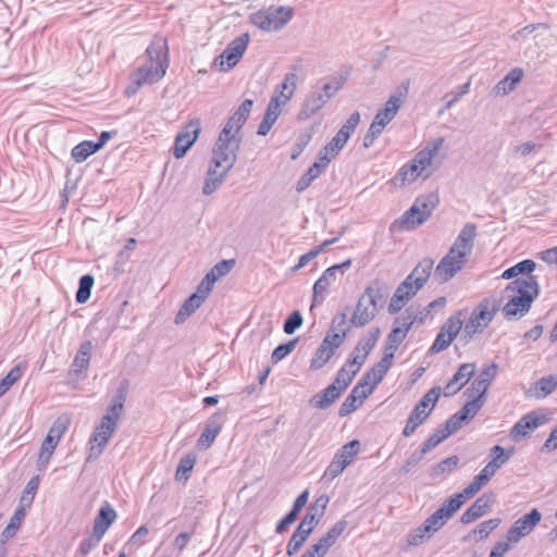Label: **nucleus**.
<instances>
[{"mask_svg": "<svg viewBox=\"0 0 557 557\" xmlns=\"http://www.w3.org/2000/svg\"><path fill=\"white\" fill-rule=\"evenodd\" d=\"M201 131L200 119L190 120L176 135L173 147V156L176 159L183 158L188 149L195 144Z\"/></svg>", "mask_w": 557, "mask_h": 557, "instance_id": "obj_13", "label": "nucleus"}, {"mask_svg": "<svg viewBox=\"0 0 557 557\" xmlns=\"http://www.w3.org/2000/svg\"><path fill=\"white\" fill-rule=\"evenodd\" d=\"M128 388V381L124 380L120 387L116 391V394L112 398L110 405L106 410V414L102 418H110L113 424L117 425L119 420L121 418L122 411L124 409V403L126 399Z\"/></svg>", "mask_w": 557, "mask_h": 557, "instance_id": "obj_25", "label": "nucleus"}, {"mask_svg": "<svg viewBox=\"0 0 557 557\" xmlns=\"http://www.w3.org/2000/svg\"><path fill=\"white\" fill-rule=\"evenodd\" d=\"M421 213H410V208L403 213V215L395 221L393 226L398 225L399 228L411 231L422 225L424 222H417Z\"/></svg>", "mask_w": 557, "mask_h": 557, "instance_id": "obj_47", "label": "nucleus"}, {"mask_svg": "<svg viewBox=\"0 0 557 557\" xmlns=\"http://www.w3.org/2000/svg\"><path fill=\"white\" fill-rule=\"evenodd\" d=\"M253 106V101L250 99H246L237 109L236 112L228 119L224 128H228L230 131L239 134L242 127L246 123L248 116L250 115L251 109Z\"/></svg>", "mask_w": 557, "mask_h": 557, "instance_id": "obj_35", "label": "nucleus"}, {"mask_svg": "<svg viewBox=\"0 0 557 557\" xmlns=\"http://www.w3.org/2000/svg\"><path fill=\"white\" fill-rule=\"evenodd\" d=\"M438 205V196L434 193L418 197L410 207V213H421L417 222H425Z\"/></svg>", "mask_w": 557, "mask_h": 557, "instance_id": "obj_29", "label": "nucleus"}, {"mask_svg": "<svg viewBox=\"0 0 557 557\" xmlns=\"http://www.w3.org/2000/svg\"><path fill=\"white\" fill-rule=\"evenodd\" d=\"M462 324L463 322L460 317L453 315L448 318L447 321L443 324L441 331L451 336L453 338H456L462 329Z\"/></svg>", "mask_w": 557, "mask_h": 557, "instance_id": "obj_57", "label": "nucleus"}, {"mask_svg": "<svg viewBox=\"0 0 557 557\" xmlns=\"http://www.w3.org/2000/svg\"><path fill=\"white\" fill-rule=\"evenodd\" d=\"M333 355L334 351L332 348L325 346V344L322 342L311 359L310 368L314 370L322 368Z\"/></svg>", "mask_w": 557, "mask_h": 557, "instance_id": "obj_48", "label": "nucleus"}, {"mask_svg": "<svg viewBox=\"0 0 557 557\" xmlns=\"http://www.w3.org/2000/svg\"><path fill=\"white\" fill-rule=\"evenodd\" d=\"M379 383H374V379L364 373L357 385L350 392V412L358 409L364 401V399L372 394Z\"/></svg>", "mask_w": 557, "mask_h": 557, "instance_id": "obj_19", "label": "nucleus"}, {"mask_svg": "<svg viewBox=\"0 0 557 557\" xmlns=\"http://www.w3.org/2000/svg\"><path fill=\"white\" fill-rule=\"evenodd\" d=\"M438 205V196L434 193L418 197L410 207V213H421L417 222H425Z\"/></svg>", "mask_w": 557, "mask_h": 557, "instance_id": "obj_28", "label": "nucleus"}, {"mask_svg": "<svg viewBox=\"0 0 557 557\" xmlns=\"http://www.w3.org/2000/svg\"><path fill=\"white\" fill-rule=\"evenodd\" d=\"M380 336L377 327L369 330L368 334L358 343L354 349V357L350 367L357 366V370L364 363L369 352L373 349Z\"/></svg>", "mask_w": 557, "mask_h": 557, "instance_id": "obj_18", "label": "nucleus"}, {"mask_svg": "<svg viewBox=\"0 0 557 557\" xmlns=\"http://www.w3.org/2000/svg\"><path fill=\"white\" fill-rule=\"evenodd\" d=\"M491 451L494 455V457L487 463V466L491 469H493V471L496 473V471L500 469L509 460L510 453H506L505 449L499 445H495Z\"/></svg>", "mask_w": 557, "mask_h": 557, "instance_id": "obj_51", "label": "nucleus"}, {"mask_svg": "<svg viewBox=\"0 0 557 557\" xmlns=\"http://www.w3.org/2000/svg\"><path fill=\"white\" fill-rule=\"evenodd\" d=\"M475 372L474 363H462L445 386V396L459 392Z\"/></svg>", "mask_w": 557, "mask_h": 557, "instance_id": "obj_23", "label": "nucleus"}, {"mask_svg": "<svg viewBox=\"0 0 557 557\" xmlns=\"http://www.w3.org/2000/svg\"><path fill=\"white\" fill-rule=\"evenodd\" d=\"M523 70L521 67H513L503 79H500L494 87L493 92L495 96H505L511 92L523 77Z\"/></svg>", "mask_w": 557, "mask_h": 557, "instance_id": "obj_34", "label": "nucleus"}, {"mask_svg": "<svg viewBox=\"0 0 557 557\" xmlns=\"http://www.w3.org/2000/svg\"><path fill=\"white\" fill-rule=\"evenodd\" d=\"M500 523V519L493 518L486 521L481 522L474 530V534L480 535V540L486 539L490 533L495 530Z\"/></svg>", "mask_w": 557, "mask_h": 557, "instance_id": "obj_58", "label": "nucleus"}, {"mask_svg": "<svg viewBox=\"0 0 557 557\" xmlns=\"http://www.w3.org/2000/svg\"><path fill=\"white\" fill-rule=\"evenodd\" d=\"M242 136L228 128H222L212 150V164L215 168L226 165L232 169L237 160Z\"/></svg>", "mask_w": 557, "mask_h": 557, "instance_id": "obj_7", "label": "nucleus"}, {"mask_svg": "<svg viewBox=\"0 0 557 557\" xmlns=\"http://www.w3.org/2000/svg\"><path fill=\"white\" fill-rule=\"evenodd\" d=\"M416 285L412 284L407 277L404 282L396 288L389 305L388 311L391 313H396L400 311L405 305L419 292L414 289Z\"/></svg>", "mask_w": 557, "mask_h": 557, "instance_id": "obj_22", "label": "nucleus"}, {"mask_svg": "<svg viewBox=\"0 0 557 557\" xmlns=\"http://www.w3.org/2000/svg\"><path fill=\"white\" fill-rule=\"evenodd\" d=\"M400 106L401 98L396 95L391 96L388 100L385 102L384 108L379 110V112L374 116L372 124H374L375 126L383 131L384 127L395 117Z\"/></svg>", "mask_w": 557, "mask_h": 557, "instance_id": "obj_26", "label": "nucleus"}, {"mask_svg": "<svg viewBox=\"0 0 557 557\" xmlns=\"http://www.w3.org/2000/svg\"><path fill=\"white\" fill-rule=\"evenodd\" d=\"M546 421L547 419L545 417L537 414L535 411H531L516 422L510 430L509 436L513 442H519L529 436L535 429L543 425Z\"/></svg>", "mask_w": 557, "mask_h": 557, "instance_id": "obj_15", "label": "nucleus"}, {"mask_svg": "<svg viewBox=\"0 0 557 557\" xmlns=\"http://www.w3.org/2000/svg\"><path fill=\"white\" fill-rule=\"evenodd\" d=\"M541 512L536 508L532 509L511 525L507 533V540L511 543H518L521 537L532 532L535 525L541 521Z\"/></svg>", "mask_w": 557, "mask_h": 557, "instance_id": "obj_14", "label": "nucleus"}, {"mask_svg": "<svg viewBox=\"0 0 557 557\" xmlns=\"http://www.w3.org/2000/svg\"><path fill=\"white\" fill-rule=\"evenodd\" d=\"M25 518L24 507H20L15 510L13 517L10 519L9 524L4 528L1 533V542L4 543L12 539L18 530L21 522Z\"/></svg>", "mask_w": 557, "mask_h": 557, "instance_id": "obj_40", "label": "nucleus"}, {"mask_svg": "<svg viewBox=\"0 0 557 557\" xmlns=\"http://www.w3.org/2000/svg\"><path fill=\"white\" fill-rule=\"evenodd\" d=\"M496 502L493 492L482 494L475 502L461 515L460 522L469 524L486 515Z\"/></svg>", "mask_w": 557, "mask_h": 557, "instance_id": "obj_16", "label": "nucleus"}, {"mask_svg": "<svg viewBox=\"0 0 557 557\" xmlns=\"http://www.w3.org/2000/svg\"><path fill=\"white\" fill-rule=\"evenodd\" d=\"M101 536L100 535H97L92 532V535L87 537V539H84L79 545V553L83 555V556H86L90 553V550H92L95 547L98 546V544L100 543L101 541Z\"/></svg>", "mask_w": 557, "mask_h": 557, "instance_id": "obj_64", "label": "nucleus"}, {"mask_svg": "<svg viewBox=\"0 0 557 557\" xmlns=\"http://www.w3.org/2000/svg\"><path fill=\"white\" fill-rule=\"evenodd\" d=\"M116 428L117 425L113 424L110 418H101L88 441L87 462L96 460L102 455Z\"/></svg>", "mask_w": 557, "mask_h": 557, "instance_id": "obj_10", "label": "nucleus"}, {"mask_svg": "<svg viewBox=\"0 0 557 557\" xmlns=\"http://www.w3.org/2000/svg\"><path fill=\"white\" fill-rule=\"evenodd\" d=\"M394 358V352H385L382 359L367 373L370 374L374 379V383H380L388 369L392 366V359Z\"/></svg>", "mask_w": 557, "mask_h": 557, "instance_id": "obj_41", "label": "nucleus"}, {"mask_svg": "<svg viewBox=\"0 0 557 557\" xmlns=\"http://www.w3.org/2000/svg\"><path fill=\"white\" fill-rule=\"evenodd\" d=\"M348 333V325L346 322V314L343 312L336 315L331 324V327L323 339L325 346L335 350L344 343L346 335Z\"/></svg>", "mask_w": 557, "mask_h": 557, "instance_id": "obj_17", "label": "nucleus"}, {"mask_svg": "<svg viewBox=\"0 0 557 557\" xmlns=\"http://www.w3.org/2000/svg\"><path fill=\"white\" fill-rule=\"evenodd\" d=\"M230 171L231 169H228L226 165H220L219 168H215L211 162L202 188L203 195L209 196L213 194L225 180Z\"/></svg>", "mask_w": 557, "mask_h": 557, "instance_id": "obj_31", "label": "nucleus"}, {"mask_svg": "<svg viewBox=\"0 0 557 557\" xmlns=\"http://www.w3.org/2000/svg\"><path fill=\"white\" fill-rule=\"evenodd\" d=\"M94 283V276L90 274H85L79 278V285L76 292V301L78 304H85L89 299Z\"/></svg>", "mask_w": 557, "mask_h": 557, "instance_id": "obj_44", "label": "nucleus"}, {"mask_svg": "<svg viewBox=\"0 0 557 557\" xmlns=\"http://www.w3.org/2000/svg\"><path fill=\"white\" fill-rule=\"evenodd\" d=\"M307 539L308 535L305 534V532L296 529L287 544L286 554L294 556L301 548Z\"/></svg>", "mask_w": 557, "mask_h": 557, "instance_id": "obj_55", "label": "nucleus"}, {"mask_svg": "<svg viewBox=\"0 0 557 557\" xmlns=\"http://www.w3.org/2000/svg\"><path fill=\"white\" fill-rule=\"evenodd\" d=\"M117 515L110 504H104L100 507L98 515L94 520L92 531L95 534L104 536L108 529L115 521Z\"/></svg>", "mask_w": 557, "mask_h": 557, "instance_id": "obj_32", "label": "nucleus"}, {"mask_svg": "<svg viewBox=\"0 0 557 557\" xmlns=\"http://www.w3.org/2000/svg\"><path fill=\"white\" fill-rule=\"evenodd\" d=\"M302 315L299 311H293L289 317L286 319L283 330L286 334H293L297 329H299L302 324Z\"/></svg>", "mask_w": 557, "mask_h": 557, "instance_id": "obj_61", "label": "nucleus"}, {"mask_svg": "<svg viewBox=\"0 0 557 557\" xmlns=\"http://www.w3.org/2000/svg\"><path fill=\"white\" fill-rule=\"evenodd\" d=\"M298 75L295 72L286 73L283 82L276 86L272 97H281V101L287 103L297 88Z\"/></svg>", "mask_w": 557, "mask_h": 557, "instance_id": "obj_36", "label": "nucleus"}, {"mask_svg": "<svg viewBox=\"0 0 557 557\" xmlns=\"http://www.w3.org/2000/svg\"><path fill=\"white\" fill-rule=\"evenodd\" d=\"M147 54L149 61L147 64L140 66L132 77L133 83L136 84L137 87L159 82L165 75L169 66L165 40L159 39L153 41L147 48Z\"/></svg>", "mask_w": 557, "mask_h": 557, "instance_id": "obj_6", "label": "nucleus"}, {"mask_svg": "<svg viewBox=\"0 0 557 557\" xmlns=\"http://www.w3.org/2000/svg\"><path fill=\"white\" fill-rule=\"evenodd\" d=\"M449 436L445 429H438L422 445L423 451L429 453Z\"/></svg>", "mask_w": 557, "mask_h": 557, "instance_id": "obj_56", "label": "nucleus"}, {"mask_svg": "<svg viewBox=\"0 0 557 557\" xmlns=\"http://www.w3.org/2000/svg\"><path fill=\"white\" fill-rule=\"evenodd\" d=\"M346 527L345 521H338L335 525H333L329 532L319 540L318 543L310 546L312 552L317 553L320 557H323L330 547H332L338 536L344 532Z\"/></svg>", "mask_w": 557, "mask_h": 557, "instance_id": "obj_30", "label": "nucleus"}, {"mask_svg": "<svg viewBox=\"0 0 557 557\" xmlns=\"http://www.w3.org/2000/svg\"><path fill=\"white\" fill-rule=\"evenodd\" d=\"M535 386L541 392L539 397H546L557 388V375L543 376L535 383Z\"/></svg>", "mask_w": 557, "mask_h": 557, "instance_id": "obj_53", "label": "nucleus"}, {"mask_svg": "<svg viewBox=\"0 0 557 557\" xmlns=\"http://www.w3.org/2000/svg\"><path fill=\"white\" fill-rule=\"evenodd\" d=\"M249 40L250 37L248 33L242 34L233 39L215 60L214 64L218 65L221 71H228L233 69L247 50Z\"/></svg>", "mask_w": 557, "mask_h": 557, "instance_id": "obj_11", "label": "nucleus"}, {"mask_svg": "<svg viewBox=\"0 0 557 557\" xmlns=\"http://www.w3.org/2000/svg\"><path fill=\"white\" fill-rule=\"evenodd\" d=\"M475 236V224L467 223L459 232L448 252L435 268L434 277L436 281L440 283L448 282L461 271L472 252Z\"/></svg>", "mask_w": 557, "mask_h": 557, "instance_id": "obj_1", "label": "nucleus"}, {"mask_svg": "<svg viewBox=\"0 0 557 557\" xmlns=\"http://www.w3.org/2000/svg\"><path fill=\"white\" fill-rule=\"evenodd\" d=\"M196 456L194 454H188L184 456L178 463V467L175 472V479L187 481L189 479V473L193 471L196 465Z\"/></svg>", "mask_w": 557, "mask_h": 557, "instance_id": "obj_45", "label": "nucleus"}, {"mask_svg": "<svg viewBox=\"0 0 557 557\" xmlns=\"http://www.w3.org/2000/svg\"><path fill=\"white\" fill-rule=\"evenodd\" d=\"M57 445L58 443L51 440V437H45L38 457V465L40 468L48 465Z\"/></svg>", "mask_w": 557, "mask_h": 557, "instance_id": "obj_52", "label": "nucleus"}, {"mask_svg": "<svg viewBox=\"0 0 557 557\" xmlns=\"http://www.w3.org/2000/svg\"><path fill=\"white\" fill-rule=\"evenodd\" d=\"M335 242L334 239L325 240L321 246H318L311 250H309L307 253L302 255L299 258L298 263L292 268V272H297L300 269L305 268L310 261H312L314 258H317L326 246L333 244Z\"/></svg>", "mask_w": 557, "mask_h": 557, "instance_id": "obj_50", "label": "nucleus"}, {"mask_svg": "<svg viewBox=\"0 0 557 557\" xmlns=\"http://www.w3.org/2000/svg\"><path fill=\"white\" fill-rule=\"evenodd\" d=\"M539 293V283L533 275L510 282L504 289V297L507 302L502 310L505 318L510 320L524 317L530 311Z\"/></svg>", "mask_w": 557, "mask_h": 557, "instance_id": "obj_2", "label": "nucleus"}, {"mask_svg": "<svg viewBox=\"0 0 557 557\" xmlns=\"http://www.w3.org/2000/svg\"><path fill=\"white\" fill-rule=\"evenodd\" d=\"M498 309L499 305L496 300L484 299L481 301L465 325L466 336L472 337L476 333H482L492 322Z\"/></svg>", "mask_w": 557, "mask_h": 557, "instance_id": "obj_9", "label": "nucleus"}, {"mask_svg": "<svg viewBox=\"0 0 557 557\" xmlns=\"http://www.w3.org/2000/svg\"><path fill=\"white\" fill-rule=\"evenodd\" d=\"M99 151L94 141L91 140H85V141H82L81 144L76 145L73 149H72V158L76 161V162H83L85 161L88 157H90L91 154H94L95 152Z\"/></svg>", "mask_w": 557, "mask_h": 557, "instance_id": "obj_43", "label": "nucleus"}, {"mask_svg": "<svg viewBox=\"0 0 557 557\" xmlns=\"http://www.w3.org/2000/svg\"><path fill=\"white\" fill-rule=\"evenodd\" d=\"M483 405L484 400L479 398H472L471 400L467 401L458 412L465 420L468 421L478 414Z\"/></svg>", "mask_w": 557, "mask_h": 557, "instance_id": "obj_54", "label": "nucleus"}, {"mask_svg": "<svg viewBox=\"0 0 557 557\" xmlns=\"http://www.w3.org/2000/svg\"><path fill=\"white\" fill-rule=\"evenodd\" d=\"M223 421L220 412L214 413L206 424V428L198 438L197 445L201 449L209 448L222 430Z\"/></svg>", "mask_w": 557, "mask_h": 557, "instance_id": "obj_24", "label": "nucleus"}, {"mask_svg": "<svg viewBox=\"0 0 557 557\" xmlns=\"http://www.w3.org/2000/svg\"><path fill=\"white\" fill-rule=\"evenodd\" d=\"M454 339L455 338L447 335L443 331H440V333L437 334L435 341L433 342V344L430 348V351L432 354L441 352V351L445 350L446 348H448Z\"/></svg>", "mask_w": 557, "mask_h": 557, "instance_id": "obj_60", "label": "nucleus"}, {"mask_svg": "<svg viewBox=\"0 0 557 557\" xmlns=\"http://www.w3.org/2000/svg\"><path fill=\"white\" fill-rule=\"evenodd\" d=\"M348 386V377L345 374V366L341 369L335 382L322 393L314 395L310 403L313 407L325 409L331 406Z\"/></svg>", "mask_w": 557, "mask_h": 557, "instance_id": "obj_12", "label": "nucleus"}, {"mask_svg": "<svg viewBox=\"0 0 557 557\" xmlns=\"http://www.w3.org/2000/svg\"><path fill=\"white\" fill-rule=\"evenodd\" d=\"M434 268V261L430 258H425L421 260L411 273L407 276V278L416 285L414 289L420 290L424 284L428 282L432 270Z\"/></svg>", "mask_w": 557, "mask_h": 557, "instance_id": "obj_33", "label": "nucleus"}, {"mask_svg": "<svg viewBox=\"0 0 557 557\" xmlns=\"http://www.w3.org/2000/svg\"><path fill=\"white\" fill-rule=\"evenodd\" d=\"M202 300L198 295H190L182 305L175 317V323H184L202 304Z\"/></svg>", "mask_w": 557, "mask_h": 557, "instance_id": "obj_39", "label": "nucleus"}, {"mask_svg": "<svg viewBox=\"0 0 557 557\" xmlns=\"http://www.w3.org/2000/svg\"><path fill=\"white\" fill-rule=\"evenodd\" d=\"M348 467V444L341 447L338 453L334 456L331 463L324 471L320 482L323 484L331 483Z\"/></svg>", "mask_w": 557, "mask_h": 557, "instance_id": "obj_20", "label": "nucleus"}, {"mask_svg": "<svg viewBox=\"0 0 557 557\" xmlns=\"http://www.w3.org/2000/svg\"><path fill=\"white\" fill-rule=\"evenodd\" d=\"M91 351L92 344L90 341H86L79 346V349L72 363V372L79 374L88 369Z\"/></svg>", "mask_w": 557, "mask_h": 557, "instance_id": "obj_38", "label": "nucleus"}, {"mask_svg": "<svg viewBox=\"0 0 557 557\" xmlns=\"http://www.w3.org/2000/svg\"><path fill=\"white\" fill-rule=\"evenodd\" d=\"M326 103V97L320 89H313L305 99L298 114L301 121L314 115Z\"/></svg>", "mask_w": 557, "mask_h": 557, "instance_id": "obj_27", "label": "nucleus"}, {"mask_svg": "<svg viewBox=\"0 0 557 557\" xmlns=\"http://www.w3.org/2000/svg\"><path fill=\"white\" fill-rule=\"evenodd\" d=\"M389 293L391 287L388 284L382 281H374L359 298L350 318V324L363 326L369 323L375 317L377 310L384 307Z\"/></svg>", "mask_w": 557, "mask_h": 557, "instance_id": "obj_5", "label": "nucleus"}, {"mask_svg": "<svg viewBox=\"0 0 557 557\" xmlns=\"http://www.w3.org/2000/svg\"><path fill=\"white\" fill-rule=\"evenodd\" d=\"M443 143L444 138L438 137L417 152L413 159L399 169L393 178L394 184L396 186H405L419 177H423L424 180L430 177L432 174V160L437 154Z\"/></svg>", "mask_w": 557, "mask_h": 557, "instance_id": "obj_3", "label": "nucleus"}, {"mask_svg": "<svg viewBox=\"0 0 557 557\" xmlns=\"http://www.w3.org/2000/svg\"><path fill=\"white\" fill-rule=\"evenodd\" d=\"M535 267H536V264L533 260L525 259L523 261L518 262L513 267L505 270L502 274V277L505 280H510L520 274H528V276H529L530 273L534 271Z\"/></svg>", "mask_w": 557, "mask_h": 557, "instance_id": "obj_42", "label": "nucleus"}, {"mask_svg": "<svg viewBox=\"0 0 557 557\" xmlns=\"http://www.w3.org/2000/svg\"><path fill=\"white\" fill-rule=\"evenodd\" d=\"M441 395V388L438 386L432 387L418 403L421 408L433 410Z\"/></svg>", "mask_w": 557, "mask_h": 557, "instance_id": "obj_62", "label": "nucleus"}, {"mask_svg": "<svg viewBox=\"0 0 557 557\" xmlns=\"http://www.w3.org/2000/svg\"><path fill=\"white\" fill-rule=\"evenodd\" d=\"M293 16L294 9L290 7H269L251 13L249 21L263 32H276L282 29Z\"/></svg>", "mask_w": 557, "mask_h": 557, "instance_id": "obj_8", "label": "nucleus"}, {"mask_svg": "<svg viewBox=\"0 0 557 557\" xmlns=\"http://www.w3.org/2000/svg\"><path fill=\"white\" fill-rule=\"evenodd\" d=\"M348 268V260L341 264H335L326 269L323 275L313 285V300L315 301L320 295H322L333 282L337 280L338 274L341 277L344 276L345 269Z\"/></svg>", "mask_w": 557, "mask_h": 557, "instance_id": "obj_21", "label": "nucleus"}, {"mask_svg": "<svg viewBox=\"0 0 557 557\" xmlns=\"http://www.w3.org/2000/svg\"><path fill=\"white\" fill-rule=\"evenodd\" d=\"M462 505L463 499L461 495H454L446 499L443 505L426 518L421 525L408 533V544L418 546L425 540H429L447 523V521L460 509Z\"/></svg>", "mask_w": 557, "mask_h": 557, "instance_id": "obj_4", "label": "nucleus"}, {"mask_svg": "<svg viewBox=\"0 0 557 557\" xmlns=\"http://www.w3.org/2000/svg\"><path fill=\"white\" fill-rule=\"evenodd\" d=\"M425 454L426 451H423L422 447L420 450L413 451L411 456L407 459L405 465L400 468L399 472L408 473L409 471H411L412 468H414L422 461Z\"/></svg>", "mask_w": 557, "mask_h": 557, "instance_id": "obj_63", "label": "nucleus"}, {"mask_svg": "<svg viewBox=\"0 0 557 557\" xmlns=\"http://www.w3.org/2000/svg\"><path fill=\"white\" fill-rule=\"evenodd\" d=\"M412 322H409L405 324L404 329L401 327H395L393 331L388 334L387 337V347L386 350H391L394 352L398 348V346L401 344V342L405 339L408 331L411 327Z\"/></svg>", "mask_w": 557, "mask_h": 557, "instance_id": "obj_46", "label": "nucleus"}, {"mask_svg": "<svg viewBox=\"0 0 557 557\" xmlns=\"http://www.w3.org/2000/svg\"><path fill=\"white\" fill-rule=\"evenodd\" d=\"M348 140V124H344L336 136L324 147V151L320 153L322 158H327L330 162Z\"/></svg>", "mask_w": 557, "mask_h": 557, "instance_id": "obj_37", "label": "nucleus"}, {"mask_svg": "<svg viewBox=\"0 0 557 557\" xmlns=\"http://www.w3.org/2000/svg\"><path fill=\"white\" fill-rule=\"evenodd\" d=\"M298 339H292L286 344L278 345L272 352V361L274 363L283 360L289 352L294 350L297 345Z\"/></svg>", "mask_w": 557, "mask_h": 557, "instance_id": "obj_59", "label": "nucleus"}, {"mask_svg": "<svg viewBox=\"0 0 557 557\" xmlns=\"http://www.w3.org/2000/svg\"><path fill=\"white\" fill-rule=\"evenodd\" d=\"M458 462L459 458L457 456H450L435 465L431 470V475L437 478L448 474L457 468Z\"/></svg>", "mask_w": 557, "mask_h": 557, "instance_id": "obj_49", "label": "nucleus"}]
</instances>
